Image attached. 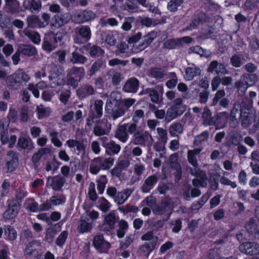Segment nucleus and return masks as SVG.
Masks as SVG:
<instances>
[{
	"mask_svg": "<svg viewBox=\"0 0 259 259\" xmlns=\"http://www.w3.org/2000/svg\"><path fill=\"white\" fill-rule=\"evenodd\" d=\"M97 183V189L100 194L103 193L106 185L108 183V179L105 175H101L96 180Z\"/></svg>",
	"mask_w": 259,
	"mask_h": 259,
	"instance_id": "obj_52",
	"label": "nucleus"
},
{
	"mask_svg": "<svg viewBox=\"0 0 259 259\" xmlns=\"http://www.w3.org/2000/svg\"><path fill=\"white\" fill-rule=\"evenodd\" d=\"M150 76L158 81H162L165 73L164 70L161 68L154 67L150 70Z\"/></svg>",
	"mask_w": 259,
	"mask_h": 259,
	"instance_id": "obj_45",
	"label": "nucleus"
},
{
	"mask_svg": "<svg viewBox=\"0 0 259 259\" xmlns=\"http://www.w3.org/2000/svg\"><path fill=\"white\" fill-rule=\"evenodd\" d=\"M210 21V18L206 14L203 12H199L194 16L191 23L189 26H187L185 28V30H188L196 29L199 25L203 23L209 22Z\"/></svg>",
	"mask_w": 259,
	"mask_h": 259,
	"instance_id": "obj_14",
	"label": "nucleus"
},
{
	"mask_svg": "<svg viewBox=\"0 0 259 259\" xmlns=\"http://www.w3.org/2000/svg\"><path fill=\"white\" fill-rule=\"evenodd\" d=\"M18 145L23 149L31 150L33 148V143L31 139L24 137L19 138Z\"/></svg>",
	"mask_w": 259,
	"mask_h": 259,
	"instance_id": "obj_50",
	"label": "nucleus"
},
{
	"mask_svg": "<svg viewBox=\"0 0 259 259\" xmlns=\"http://www.w3.org/2000/svg\"><path fill=\"white\" fill-rule=\"evenodd\" d=\"M103 102L101 100L95 101L93 108L91 109L89 112H92L96 117V118H100L103 115Z\"/></svg>",
	"mask_w": 259,
	"mask_h": 259,
	"instance_id": "obj_42",
	"label": "nucleus"
},
{
	"mask_svg": "<svg viewBox=\"0 0 259 259\" xmlns=\"http://www.w3.org/2000/svg\"><path fill=\"white\" fill-rule=\"evenodd\" d=\"M149 137L151 136L148 132L138 130L133 135L132 140L135 145L145 146Z\"/></svg>",
	"mask_w": 259,
	"mask_h": 259,
	"instance_id": "obj_19",
	"label": "nucleus"
},
{
	"mask_svg": "<svg viewBox=\"0 0 259 259\" xmlns=\"http://www.w3.org/2000/svg\"><path fill=\"white\" fill-rule=\"evenodd\" d=\"M65 197L62 194H57L52 196L50 202L54 205H58L63 204L65 201Z\"/></svg>",
	"mask_w": 259,
	"mask_h": 259,
	"instance_id": "obj_63",
	"label": "nucleus"
},
{
	"mask_svg": "<svg viewBox=\"0 0 259 259\" xmlns=\"http://www.w3.org/2000/svg\"><path fill=\"white\" fill-rule=\"evenodd\" d=\"M108 75L111 78L112 83L114 86L119 85L122 78L121 74L115 70H110L108 71Z\"/></svg>",
	"mask_w": 259,
	"mask_h": 259,
	"instance_id": "obj_49",
	"label": "nucleus"
},
{
	"mask_svg": "<svg viewBox=\"0 0 259 259\" xmlns=\"http://www.w3.org/2000/svg\"><path fill=\"white\" fill-rule=\"evenodd\" d=\"M23 5L24 8L21 11L28 10L31 12H38L41 7L40 1H23Z\"/></svg>",
	"mask_w": 259,
	"mask_h": 259,
	"instance_id": "obj_35",
	"label": "nucleus"
},
{
	"mask_svg": "<svg viewBox=\"0 0 259 259\" xmlns=\"http://www.w3.org/2000/svg\"><path fill=\"white\" fill-rule=\"evenodd\" d=\"M139 80L135 78H131L125 83L122 90L127 93H136L139 88Z\"/></svg>",
	"mask_w": 259,
	"mask_h": 259,
	"instance_id": "obj_29",
	"label": "nucleus"
},
{
	"mask_svg": "<svg viewBox=\"0 0 259 259\" xmlns=\"http://www.w3.org/2000/svg\"><path fill=\"white\" fill-rule=\"evenodd\" d=\"M163 47L168 50L175 49L177 47H180V41L178 39H168L163 43Z\"/></svg>",
	"mask_w": 259,
	"mask_h": 259,
	"instance_id": "obj_54",
	"label": "nucleus"
},
{
	"mask_svg": "<svg viewBox=\"0 0 259 259\" xmlns=\"http://www.w3.org/2000/svg\"><path fill=\"white\" fill-rule=\"evenodd\" d=\"M242 98L241 102L240 103V112L247 111H252V104L253 100L249 99L247 97L243 96Z\"/></svg>",
	"mask_w": 259,
	"mask_h": 259,
	"instance_id": "obj_43",
	"label": "nucleus"
},
{
	"mask_svg": "<svg viewBox=\"0 0 259 259\" xmlns=\"http://www.w3.org/2000/svg\"><path fill=\"white\" fill-rule=\"evenodd\" d=\"M239 250L250 255L259 254V244L254 242H246L239 246Z\"/></svg>",
	"mask_w": 259,
	"mask_h": 259,
	"instance_id": "obj_15",
	"label": "nucleus"
},
{
	"mask_svg": "<svg viewBox=\"0 0 259 259\" xmlns=\"http://www.w3.org/2000/svg\"><path fill=\"white\" fill-rule=\"evenodd\" d=\"M178 154L177 153L170 155L169 157L170 167L174 169H180V167H181L178 161Z\"/></svg>",
	"mask_w": 259,
	"mask_h": 259,
	"instance_id": "obj_57",
	"label": "nucleus"
},
{
	"mask_svg": "<svg viewBox=\"0 0 259 259\" xmlns=\"http://www.w3.org/2000/svg\"><path fill=\"white\" fill-rule=\"evenodd\" d=\"M258 80V77L256 73H244L240 76V79L236 81L234 84V87L237 89L238 96H244L247 89L255 85Z\"/></svg>",
	"mask_w": 259,
	"mask_h": 259,
	"instance_id": "obj_2",
	"label": "nucleus"
},
{
	"mask_svg": "<svg viewBox=\"0 0 259 259\" xmlns=\"http://www.w3.org/2000/svg\"><path fill=\"white\" fill-rule=\"evenodd\" d=\"M254 118V114L252 111L240 112L239 119L241 124L243 127L247 128L252 123Z\"/></svg>",
	"mask_w": 259,
	"mask_h": 259,
	"instance_id": "obj_27",
	"label": "nucleus"
},
{
	"mask_svg": "<svg viewBox=\"0 0 259 259\" xmlns=\"http://www.w3.org/2000/svg\"><path fill=\"white\" fill-rule=\"evenodd\" d=\"M114 158L112 157L105 158L98 156L91 160L89 171L94 175L99 173L100 170H108L113 165Z\"/></svg>",
	"mask_w": 259,
	"mask_h": 259,
	"instance_id": "obj_5",
	"label": "nucleus"
},
{
	"mask_svg": "<svg viewBox=\"0 0 259 259\" xmlns=\"http://www.w3.org/2000/svg\"><path fill=\"white\" fill-rule=\"evenodd\" d=\"M173 211V205L170 200H163L159 205L153 208V212L156 215H163L164 221H167Z\"/></svg>",
	"mask_w": 259,
	"mask_h": 259,
	"instance_id": "obj_7",
	"label": "nucleus"
},
{
	"mask_svg": "<svg viewBox=\"0 0 259 259\" xmlns=\"http://www.w3.org/2000/svg\"><path fill=\"white\" fill-rule=\"evenodd\" d=\"M95 247L100 252H106L110 248V243L105 240L103 235L95 236L93 239Z\"/></svg>",
	"mask_w": 259,
	"mask_h": 259,
	"instance_id": "obj_18",
	"label": "nucleus"
},
{
	"mask_svg": "<svg viewBox=\"0 0 259 259\" xmlns=\"http://www.w3.org/2000/svg\"><path fill=\"white\" fill-rule=\"evenodd\" d=\"M105 111L109 115V118L113 120H116L124 115L126 111L125 108L120 106L105 107Z\"/></svg>",
	"mask_w": 259,
	"mask_h": 259,
	"instance_id": "obj_17",
	"label": "nucleus"
},
{
	"mask_svg": "<svg viewBox=\"0 0 259 259\" xmlns=\"http://www.w3.org/2000/svg\"><path fill=\"white\" fill-rule=\"evenodd\" d=\"M19 163V158L11 159L6 162L7 172H11L17 167Z\"/></svg>",
	"mask_w": 259,
	"mask_h": 259,
	"instance_id": "obj_59",
	"label": "nucleus"
},
{
	"mask_svg": "<svg viewBox=\"0 0 259 259\" xmlns=\"http://www.w3.org/2000/svg\"><path fill=\"white\" fill-rule=\"evenodd\" d=\"M104 51L97 45L92 46L91 50L89 52V54L92 57L102 56L104 55Z\"/></svg>",
	"mask_w": 259,
	"mask_h": 259,
	"instance_id": "obj_58",
	"label": "nucleus"
},
{
	"mask_svg": "<svg viewBox=\"0 0 259 259\" xmlns=\"http://www.w3.org/2000/svg\"><path fill=\"white\" fill-rule=\"evenodd\" d=\"M75 36H73V41L75 44H82L88 41L91 38V30L89 26L81 25L74 29Z\"/></svg>",
	"mask_w": 259,
	"mask_h": 259,
	"instance_id": "obj_8",
	"label": "nucleus"
},
{
	"mask_svg": "<svg viewBox=\"0 0 259 259\" xmlns=\"http://www.w3.org/2000/svg\"><path fill=\"white\" fill-rule=\"evenodd\" d=\"M141 95L148 94L151 101L154 103L159 104L160 103L159 95L158 92L153 88H146L142 90L140 93Z\"/></svg>",
	"mask_w": 259,
	"mask_h": 259,
	"instance_id": "obj_36",
	"label": "nucleus"
},
{
	"mask_svg": "<svg viewBox=\"0 0 259 259\" xmlns=\"http://www.w3.org/2000/svg\"><path fill=\"white\" fill-rule=\"evenodd\" d=\"M172 184L171 183H160L157 187V191L160 194H165L169 190L172 189Z\"/></svg>",
	"mask_w": 259,
	"mask_h": 259,
	"instance_id": "obj_64",
	"label": "nucleus"
},
{
	"mask_svg": "<svg viewBox=\"0 0 259 259\" xmlns=\"http://www.w3.org/2000/svg\"><path fill=\"white\" fill-rule=\"evenodd\" d=\"M208 137L209 133L207 131L203 132L195 137L193 142L194 145L198 146L201 144L208 139Z\"/></svg>",
	"mask_w": 259,
	"mask_h": 259,
	"instance_id": "obj_60",
	"label": "nucleus"
},
{
	"mask_svg": "<svg viewBox=\"0 0 259 259\" xmlns=\"http://www.w3.org/2000/svg\"><path fill=\"white\" fill-rule=\"evenodd\" d=\"M158 177L156 175L148 176L144 180L141 187V190L143 193H148L153 189L155 184L158 182Z\"/></svg>",
	"mask_w": 259,
	"mask_h": 259,
	"instance_id": "obj_20",
	"label": "nucleus"
},
{
	"mask_svg": "<svg viewBox=\"0 0 259 259\" xmlns=\"http://www.w3.org/2000/svg\"><path fill=\"white\" fill-rule=\"evenodd\" d=\"M64 70L62 67L60 66L53 67L51 71L50 75L49 76L51 87L55 88L64 83Z\"/></svg>",
	"mask_w": 259,
	"mask_h": 259,
	"instance_id": "obj_9",
	"label": "nucleus"
},
{
	"mask_svg": "<svg viewBox=\"0 0 259 259\" xmlns=\"http://www.w3.org/2000/svg\"><path fill=\"white\" fill-rule=\"evenodd\" d=\"M93 221L88 220V221H87L81 218L78 226V230L81 233H84L90 231L93 228Z\"/></svg>",
	"mask_w": 259,
	"mask_h": 259,
	"instance_id": "obj_48",
	"label": "nucleus"
},
{
	"mask_svg": "<svg viewBox=\"0 0 259 259\" xmlns=\"http://www.w3.org/2000/svg\"><path fill=\"white\" fill-rule=\"evenodd\" d=\"M4 232L10 240H14L17 238L16 231L11 226H5L4 227Z\"/></svg>",
	"mask_w": 259,
	"mask_h": 259,
	"instance_id": "obj_61",
	"label": "nucleus"
},
{
	"mask_svg": "<svg viewBox=\"0 0 259 259\" xmlns=\"http://www.w3.org/2000/svg\"><path fill=\"white\" fill-rule=\"evenodd\" d=\"M183 125L179 122H175L169 127V133L172 137H178L183 133Z\"/></svg>",
	"mask_w": 259,
	"mask_h": 259,
	"instance_id": "obj_47",
	"label": "nucleus"
},
{
	"mask_svg": "<svg viewBox=\"0 0 259 259\" xmlns=\"http://www.w3.org/2000/svg\"><path fill=\"white\" fill-rule=\"evenodd\" d=\"M105 66V61L102 59L97 60L93 63L91 68L88 71V75L90 77H92L95 73L99 71L101 68Z\"/></svg>",
	"mask_w": 259,
	"mask_h": 259,
	"instance_id": "obj_38",
	"label": "nucleus"
},
{
	"mask_svg": "<svg viewBox=\"0 0 259 259\" xmlns=\"http://www.w3.org/2000/svg\"><path fill=\"white\" fill-rule=\"evenodd\" d=\"M88 61V58L77 51H74L71 54L70 61L72 64H84Z\"/></svg>",
	"mask_w": 259,
	"mask_h": 259,
	"instance_id": "obj_41",
	"label": "nucleus"
},
{
	"mask_svg": "<svg viewBox=\"0 0 259 259\" xmlns=\"http://www.w3.org/2000/svg\"><path fill=\"white\" fill-rule=\"evenodd\" d=\"M101 120H99L96 121L94 126L93 133L95 136L100 138L103 137L105 135H108L110 131V125L108 127L107 124L102 125L100 124Z\"/></svg>",
	"mask_w": 259,
	"mask_h": 259,
	"instance_id": "obj_25",
	"label": "nucleus"
},
{
	"mask_svg": "<svg viewBox=\"0 0 259 259\" xmlns=\"http://www.w3.org/2000/svg\"><path fill=\"white\" fill-rule=\"evenodd\" d=\"M211 111L207 107H205L202 113L203 124L206 126L214 125L216 128H223L227 124L228 113L222 112L212 116Z\"/></svg>",
	"mask_w": 259,
	"mask_h": 259,
	"instance_id": "obj_1",
	"label": "nucleus"
},
{
	"mask_svg": "<svg viewBox=\"0 0 259 259\" xmlns=\"http://www.w3.org/2000/svg\"><path fill=\"white\" fill-rule=\"evenodd\" d=\"M96 14L92 11L84 10L75 15L76 22L79 24L83 23L95 19Z\"/></svg>",
	"mask_w": 259,
	"mask_h": 259,
	"instance_id": "obj_24",
	"label": "nucleus"
},
{
	"mask_svg": "<svg viewBox=\"0 0 259 259\" xmlns=\"http://www.w3.org/2000/svg\"><path fill=\"white\" fill-rule=\"evenodd\" d=\"M27 28H44L46 26L44 22H42L39 17L35 15L28 16L26 18Z\"/></svg>",
	"mask_w": 259,
	"mask_h": 259,
	"instance_id": "obj_26",
	"label": "nucleus"
},
{
	"mask_svg": "<svg viewBox=\"0 0 259 259\" xmlns=\"http://www.w3.org/2000/svg\"><path fill=\"white\" fill-rule=\"evenodd\" d=\"M219 175L215 174H211L209 176L208 180L209 188L212 190H216L219 186Z\"/></svg>",
	"mask_w": 259,
	"mask_h": 259,
	"instance_id": "obj_56",
	"label": "nucleus"
},
{
	"mask_svg": "<svg viewBox=\"0 0 259 259\" xmlns=\"http://www.w3.org/2000/svg\"><path fill=\"white\" fill-rule=\"evenodd\" d=\"M18 52L22 55L31 57L37 54L36 49L32 45H20L18 47Z\"/></svg>",
	"mask_w": 259,
	"mask_h": 259,
	"instance_id": "obj_30",
	"label": "nucleus"
},
{
	"mask_svg": "<svg viewBox=\"0 0 259 259\" xmlns=\"http://www.w3.org/2000/svg\"><path fill=\"white\" fill-rule=\"evenodd\" d=\"M226 93L224 90H218L212 99L211 105L217 108H227L229 105V100L225 98Z\"/></svg>",
	"mask_w": 259,
	"mask_h": 259,
	"instance_id": "obj_12",
	"label": "nucleus"
},
{
	"mask_svg": "<svg viewBox=\"0 0 259 259\" xmlns=\"http://www.w3.org/2000/svg\"><path fill=\"white\" fill-rule=\"evenodd\" d=\"M67 73L73 76H75L77 78L78 77L79 81H80L85 75V69L83 67L74 66L67 70Z\"/></svg>",
	"mask_w": 259,
	"mask_h": 259,
	"instance_id": "obj_44",
	"label": "nucleus"
},
{
	"mask_svg": "<svg viewBox=\"0 0 259 259\" xmlns=\"http://www.w3.org/2000/svg\"><path fill=\"white\" fill-rule=\"evenodd\" d=\"M240 103L239 101L236 102L232 109L231 110L230 115L228 114L227 120L229 119V126L232 128H235L239 125V121L237 118L239 112L240 113Z\"/></svg>",
	"mask_w": 259,
	"mask_h": 259,
	"instance_id": "obj_16",
	"label": "nucleus"
},
{
	"mask_svg": "<svg viewBox=\"0 0 259 259\" xmlns=\"http://www.w3.org/2000/svg\"><path fill=\"white\" fill-rule=\"evenodd\" d=\"M185 79L187 80H191L195 76L199 75L201 70L199 67L192 64L191 66L185 68Z\"/></svg>",
	"mask_w": 259,
	"mask_h": 259,
	"instance_id": "obj_33",
	"label": "nucleus"
},
{
	"mask_svg": "<svg viewBox=\"0 0 259 259\" xmlns=\"http://www.w3.org/2000/svg\"><path fill=\"white\" fill-rule=\"evenodd\" d=\"M66 145L70 148H74L76 147L78 151H84L85 146L83 145V142H80L76 140L69 139L66 141Z\"/></svg>",
	"mask_w": 259,
	"mask_h": 259,
	"instance_id": "obj_51",
	"label": "nucleus"
},
{
	"mask_svg": "<svg viewBox=\"0 0 259 259\" xmlns=\"http://www.w3.org/2000/svg\"><path fill=\"white\" fill-rule=\"evenodd\" d=\"M201 151V148H195L193 150H190L188 151V161L193 166V167L198 166V163L196 159V156L199 154Z\"/></svg>",
	"mask_w": 259,
	"mask_h": 259,
	"instance_id": "obj_39",
	"label": "nucleus"
},
{
	"mask_svg": "<svg viewBox=\"0 0 259 259\" xmlns=\"http://www.w3.org/2000/svg\"><path fill=\"white\" fill-rule=\"evenodd\" d=\"M157 34V32L153 31L148 33L147 35H144L142 42L140 43L138 45L133 46V48L132 49L134 53H137L144 50L145 49L147 48L156 37Z\"/></svg>",
	"mask_w": 259,
	"mask_h": 259,
	"instance_id": "obj_13",
	"label": "nucleus"
},
{
	"mask_svg": "<svg viewBox=\"0 0 259 259\" xmlns=\"http://www.w3.org/2000/svg\"><path fill=\"white\" fill-rule=\"evenodd\" d=\"M121 96L118 92H113L110 94L109 98L107 100L105 107L120 105Z\"/></svg>",
	"mask_w": 259,
	"mask_h": 259,
	"instance_id": "obj_40",
	"label": "nucleus"
},
{
	"mask_svg": "<svg viewBox=\"0 0 259 259\" xmlns=\"http://www.w3.org/2000/svg\"><path fill=\"white\" fill-rule=\"evenodd\" d=\"M53 19L54 22L51 25L59 28L67 24L70 17L68 14H58L54 16Z\"/></svg>",
	"mask_w": 259,
	"mask_h": 259,
	"instance_id": "obj_32",
	"label": "nucleus"
},
{
	"mask_svg": "<svg viewBox=\"0 0 259 259\" xmlns=\"http://www.w3.org/2000/svg\"><path fill=\"white\" fill-rule=\"evenodd\" d=\"M65 180L63 177H49L47 180V185H50L54 190L58 191L64 185Z\"/></svg>",
	"mask_w": 259,
	"mask_h": 259,
	"instance_id": "obj_28",
	"label": "nucleus"
},
{
	"mask_svg": "<svg viewBox=\"0 0 259 259\" xmlns=\"http://www.w3.org/2000/svg\"><path fill=\"white\" fill-rule=\"evenodd\" d=\"M127 124L125 123L119 125L115 134V137L122 143H125L128 139V135L127 132Z\"/></svg>",
	"mask_w": 259,
	"mask_h": 259,
	"instance_id": "obj_31",
	"label": "nucleus"
},
{
	"mask_svg": "<svg viewBox=\"0 0 259 259\" xmlns=\"http://www.w3.org/2000/svg\"><path fill=\"white\" fill-rule=\"evenodd\" d=\"M157 243V240L154 239L153 240L144 243L140 247V251L144 255L148 256L150 252L154 249Z\"/></svg>",
	"mask_w": 259,
	"mask_h": 259,
	"instance_id": "obj_46",
	"label": "nucleus"
},
{
	"mask_svg": "<svg viewBox=\"0 0 259 259\" xmlns=\"http://www.w3.org/2000/svg\"><path fill=\"white\" fill-rule=\"evenodd\" d=\"M98 204L99 208L103 213L107 212L111 207L110 203L103 197L99 198Z\"/></svg>",
	"mask_w": 259,
	"mask_h": 259,
	"instance_id": "obj_55",
	"label": "nucleus"
},
{
	"mask_svg": "<svg viewBox=\"0 0 259 259\" xmlns=\"http://www.w3.org/2000/svg\"><path fill=\"white\" fill-rule=\"evenodd\" d=\"M18 213V206L16 205L9 206L8 208L4 212L3 217L6 220L14 218Z\"/></svg>",
	"mask_w": 259,
	"mask_h": 259,
	"instance_id": "obj_53",
	"label": "nucleus"
},
{
	"mask_svg": "<svg viewBox=\"0 0 259 259\" xmlns=\"http://www.w3.org/2000/svg\"><path fill=\"white\" fill-rule=\"evenodd\" d=\"M208 72L212 73L215 72L218 75H226L228 73V70L223 63H219L217 61H212L210 62L207 68Z\"/></svg>",
	"mask_w": 259,
	"mask_h": 259,
	"instance_id": "obj_23",
	"label": "nucleus"
},
{
	"mask_svg": "<svg viewBox=\"0 0 259 259\" xmlns=\"http://www.w3.org/2000/svg\"><path fill=\"white\" fill-rule=\"evenodd\" d=\"M23 33L33 44L35 45L40 44L41 40L40 36L37 32L27 28L23 30Z\"/></svg>",
	"mask_w": 259,
	"mask_h": 259,
	"instance_id": "obj_37",
	"label": "nucleus"
},
{
	"mask_svg": "<svg viewBox=\"0 0 259 259\" xmlns=\"http://www.w3.org/2000/svg\"><path fill=\"white\" fill-rule=\"evenodd\" d=\"M116 218L113 212H110L105 217V223L101 226V230L109 232L114 228V224L116 222Z\"/></svg>",
	"mask_w": 259,
	"mask_h": 259,
	"instance_id": "obj_22",
	"label": "nucleus"
},
{
	"mask_svg": "<svg viewBox=\"0 0 259 259\" xmlns=\"http://www.w3.org/2000/svg\"><path fill=\"white\" fill-rule=\"evenodd\" d=\"M245 228L250 235L253 237H256V235L259 234V230L257 228V225L255 223V221L252 218L249 219V220L246 223Z\"/></svg>",
	"mask_w": 259,
	"mask_h": 259,
	"instance_id": "obj_34",
	"label": "nucleus"
},
{
	"mask_svg": "<svg viewBox=\"0 0 259 259\" xmlns=\"http://www.w3.org/2000/svg\"><path fill=\"white\" fill-rule=\"evenodd\" d=\"M6 7L12 13L17 12L21 9L18 1H6Z\"/></svg>",
	"mask_w": 259,
	"mask_h": 259,
	"instance_id": "obj_62",
	"label": "nucleus"
},
{
	"mask_svg": "<svg viewBox=\"0 0 259 259\" xmlns=\"http://www.w3.org/2000/svg\"><path fill=\"white\" fill-rule=\"evenodd\" d=\"M99 140L102 143V145L105 148V153L106 154L110 156H113L118 154L120 150V146L116 144V142L113 140L108 141V138L106 137L100 138Z\"/></svg>",
	"mask_w": 259,
	"mask_h": 259,
	"instance_id": "obj_10",
	"label": "nucleus"
},
{
	"mask_svg": "<svg viewBox=\"0 0 259 259\" xmlns=\"http://www.w3.org/2000/svg\"><path fill=\"white\" fill-rule=\"evenodd\" d=\"M95 94V89L89 84H84L76 90L77 96L80 100L83 99L89 96L94 95Z\"/></svg>",
	"mask_w": 259,
	"mask_h": 259,
	"instance_id": "obj_21",
	"label": "nucleus"
},
{
	"mask_svg": "<svg viewBox=\"0 0 259 259\" xmlns=\"http://www.w3.org/2000/svg\"><path fill=\"white\" fill-rule=\"evenodd\" d=\"M65 36V33L63 31H58L55 33L50 31L45 34L42 43V49L48 52L53 51L58 46V43H61Z\"/></svg>",
	"mask_w": 259,
	"mask_h": 259,
	"instance_id": "obj_4",
	"label": "nucleus"
},
{
	"mask_svg": "<svg viewBox=\"0 0 259 259\" xmlns=\"http://www.w3.org/2000/svg\"><path fill=\"white\" fill-rule=\"evenodd\" d=\"M40 243L37 241L33 240L29 242L24 250V256L29 259L38 256L41 253V252L40 251Z\"/></svg>",
	"mask_w": 259,
	"mask_h": 259,
	"instance_id": "obj_11",
	"label": "nucleus"
},
{
	"mask_svg": "<svg viewBox=\"0 0 259 259\" xmlns=\"http://www.w3.org/2000/svg\"><path fill=\"white\" fill-rule=\"evenodd\" d=\"M187 169L192 176L196 178L193 179L192 181L194 187H198L200 186L206 188L207 186V177L204 171L201 170L198 166L193 168L189 167Z\"/></svg>",
	"mask_w": 259,
	"mask_h": 259,
	"instance_id": "obj_6",
	"label": "nucleus"
},
{
	"mask_svg": "<svg viewBox=\"0 0 259 259\" xmlns=\"http://www.w3.org/2000/svg\"><path fill=\"white\" fill-rule=\"evenodd\" d=\"M29 79L30 77L28 74L23 70L19 69L7 77L6 83L10 89L18 90L25 85Z\"/></svg>",
	"mask_w": 259,
	"mask_h": 259,
	"instance_id": "obj_3",
	"label": "nucleus"
}]
</instances>
